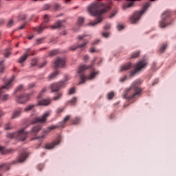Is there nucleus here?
<instances>
[{"instance_id":"15","label":"nucleus","mask_w":176,"mask_h":176,"mask_svg":"<svg viewBox=\"0 0 176 176\" xmlns=\"http://www.w3.org/2000/svg\"><path fill=\"white\" fill-rule=\"evenodd\" d=\"M30 50H31V49H30V48L27 50V53L23 54L18 60V63H19L20 64H23V63H24V61H25V60H27V58H28V56H34V54H35V53H34V52H31L30 53H28V52H30Z\"/></svg>"},{"instance_id":"53","label":"nucleus","mask_w":176,"mask_h":176,"mask_svg":"<svg viewBox=\"0 0 176 176\" xmlns=\"http://www.w3.org/2000/svg\"><path fill=\"white\" fill-rule=\"evenodd\" d=\"M123 28H124V26H123V25H118V30L119 31L123 30Z\"/></svg>"},{"instance_id":"44","label":"nucleus","mask_w":176,"mask_h":176,"mask_svg":"<svg viewBox=\"0 0 176 176\" xmlns=\"http://www.w3.org/2000/svg\"><path fill=\"white\" fill-rule=\"evenodd\" d=\"M50 9V5L45 4L43 7V10H49Z\"/></svg>"},{"instance_id":"41","label":"nucleus","mask_w":176,"mask_h":176,"mask_svg":"<svg viewBox=\"0 0 176 176\" xmlns=\"http://www.w3.org/2000/svg\"><path fill=\"white\" fill-rule=\"evenodd\" d=\"M157 64L156 63H153L152 66H151V69L153 71H157V68L156 67Z\"/></svg>"},{"instance_id":"46","label":"nucleus","mask_w":176,"mask_h":176,"mask_svg":"<svg viewBox=\"0 0 176 176\" xmlns=\"http://www.w3.org/2000/svg\"><path fill=\"white\" fill-rule=\"evenodd\" d=\"M18 19L19 20H25V19H27V15L25 14L20 15Z\"/></svg>"},{"instance_id":"54","label":"nucleus","mask_w":176,"mask_h":176,"mask_svg":"<svg viewBox=\"0 0 176 176\" xmlns=\"http://www.w3.org/2000/svg\"><path fill=\"white\" fill-rule=\"evenodd\" d=\"M89 52H90L91 53H96V52H98V51H96V49L92 47L90 48Z\"/></svg>"},{"instance_id":"47","label":"nucleus","mask_w":176,"mask_h":176,"mask_svg":"<svg viewBox=\"0 0 176 176\" xmlns=\"http://www.w3.org/2000/svg\"><path fill=\"white\" fill-rule=\"evenodd\" d=\"M64 111V107H59L56 109L57 113H61Z\"/></svg>"},{"instance_id":"17","label":"nucleus","mask_w":176,"mask_h":176,"mask_svg":"<svg viewBox=\"0 0 176 176\" xmlns=\"http://www.w3.org/2000/svg\"><path fill=\"white\" fill-rule=\"evenodd\" d=\"M133 68V63L131 62L124 64L120 67V72H123V71H129V69H131Z\"/></svg>"},{"instance_id":"31","label":"nucleus","mask_w":176,"mask_h":176,"mask_svg":"<svg viewBox=\"0 0 176 176\" xmlns=\"http://www.w3.org/2000/svg\"><path fill=\"white\" fill-rule=\"evenodd\" d=\"M56 54H58V50H54L49 52L50 57H53L54 56H56Z\"/></svg>"},{"instance_id":"26","label":"nucleus","mask_w":176,"mask_h":176,"mask_svg":"<svg viewBox=\"0 0 176 176\" xmlns=\"http://www.w3.org/2000/svg\"><path fill=\"white\" fill-rule=\"evenodd\" d=\"M10 168L9 164H1L0 170H3L4 171H8Z\"/></svg>"},{"instance_id":"3","label":"nucleus","mask_w":176,"mask_h":176,"mask_svg":"<svg viewBox=\"0 0 176 176\" xmlns=\"http://www.w3.org/2000/svg\"><path fill=\"white\" fill-rule=\"evenodd\" d=\"M97 60V58H94V60L91 61L90 65H81L78 68V74H80V78L81 80L80 83H85L86 82V79L88 80H91L96 78V75H98L100 74V72L98 70H96V69H93L91 72H90L89 75L85 76L83 74V71H85V69H89L90 68H93L94 66V63H96V60Z\"/></svg>"},{"instance_id":"6","label":"nucleus","mask_w":176,"mask_h":176,"mask_svg":"<svg viewBox=\"0 0 176 176\" xmlns=\"http://www.w3.org/2000/svg\"><path fill=\"white\" fill-rule=\"evenodd\" d=\"M25 129H21L16 133H8L7 134V137L8 138H15V140H18V141H25V138H27V135L28 133L25 132Z\"/></svg>"},{"instance_id":"23","label":"nucleus","mask_w":176,"mask_h":176,"mask_svg":"<svg viewBox=\"0 0 176 176\" xmlns=\"http://www.w3.org/2000/svg\"><path fill=\"white\" fill-rule=\"evenodd\" d=\"M140 51H136L135 52H132L131 54H130V56H129V60H133L134 58H138V57H140Z\"/></svg>"},{"instance_id":"34","label":"nucleus","mask_w":176,"mask_h":176,"mask_svg":"<svg viewBox=\"0 0 176 176\" xmlns=\"http://www.w3.org/2000/svg\"><path fill=\"white\" fill-rule=\"evenodd\" d=\"M11 49H7L6 50V53L4 54L5 57H6V58H8V57H9L10 56V54H12V52H11Z\"/></svg>"},{"instance_id":"27","label":"nucleus","mask_w":176,"mask_h":176,"mask_svg":"<svg viewBox=\"0 0 176 176\" xmlns=\"http://www.w3.org/2000/svg\"><path fill=\"white\" fill-rule=\"evenodd\" d=\"M35 108V104H29L24 109L25 112H30V111H32Z\"/></svg>"},{"instance_id":"12","label":"nucleus","mask_w":176,"mask_h":176,"mask_svg":"<svg viewBox=\"0 0 176 176\" xmlns=\"http://www.w3.org/2000/svg\"><path fill=\"white\" fill-rule=\"evenodd\" d=\"M171 12L170 10H166L162 14V20L160 22V26L161 28H165L167 25H170V23H167V19L170 17Z\"/></svg>"},{"instance_id":"2","label":"nucleus","mask_w":176,"mask_h":176,"mask_svg":"<svg viewBox=\"0 0 176 176\" xmlns=\"http://www.w3.org/2000/svg\"><path fill=\"white\" fill-rule=\"evenodd\" d=\"M141 85V80L138 79L135 80L131 87L124 91L123 94V98H126V100H134L137 97L141 95L142 89L138 86Z\"/></svg>"},{"instance_id":"7","label":"nucleus","mask_w":176,"mask_h":176,"mask_svg":"<svg viewBox=\"0 0 176 176\" xmlns=\"http://www.w3.org/2000/svg\"><path fill=\"white\" fill-rule=\"evenodd\" d=\"M148 65V63H146V60H142L139 61L135 65V69L129 72V77L133 78V76H135L137 75V72H140L142 68H145Z\"/></svg>"},{"instance_id":"48","label":"nucleus","mask_w":176,"mask_h":176,"mask_svg":"<svg viewBox=\"0 0 176 176\" xmlns=\"http://www.w3.org/2000/svg\"><path fill=\"white\" fill-rule=\"evenodd\" d=\"M116 13H118V11H117V10L113 11V12L111 13L110 16H109V19H112V17H113V16H115V14H116Z\"/></svg>"},{"instance_id":"57","label":"nucleus","mask_w":176,"mask_h":176,"mask_svg":"<svg viewBox=\"0 0 176 176\" xmlns=\"http://www.w3.org/2000/svg\"><path fill=\"white\" fill-rule=\"evenodd\" d=\"M85 38H86V35L78 36V39H80V41L85 39Z\"/></svg>"},{"instance_id":"5","label":"nucleus","mask_w":176,"mask_h":176,"mask_svg":"<svg viewBox=\"0 0 176 176\" xmlns=\"http://www.w3.org/2000/svg\"><path fill=\"white\" fill-rule=\"evenodd\" d=\"M71 119V116H66L64 118L63 121L60 122V125H52L47 128V129L44 130V134L38 138H32L31 140L34 141V140H43V138H46V135L52 131V130H54V129H58L59 127H64V124L68 122V120Z\"/></svg>"},{"instance_id":"25","label":"nucleus","mask_w":176,"mask_h":176,"mask_svg":"<svg viewBox=\"0 0 176 176\" xmlns=\"http://www.w3.org/2000/svg\"><path fill=\"white\" fill-rule=\"evenodd\" d=\"M63 23H64V21H58L55 23V25L51 26V28L52 30H56V28H60V27L63 25Z\"/></svg>"},{"instance_id":"49","label":"nucleus","mask_w":176,"mask_h":176,"mask_svg":"<svg viewBox=\"0 0 176 176\" xmlns=\"http://www.w3.org/2000/svg\"><path fill=\"white\" fill-rule=\"evenodd\" d=\"M102 36L103 38H108L109 36V33L108 32H102Z\"/></svg>"},{"instance_id":"50","label":"nucleus","mask_w":176,"mask_h":176,"mask_svg":"<svg viewBox=\"0 0 176 176\" xmlns=\"http://www.w3.org/2000/svg\"><path fill=\"white\" fill-rule=\"evenodd\" d=\"M111 28V24L107 23L104 26V30H109Z\"/></svg>"},{"instance_id":"62","label":"nucleus","mask_w":176,"mask_h":176,"mask_svg":"<svg viewBox=\"0 0 176 176\" xmlns=\"http://www.w3.org/2000/svg\"><path fill=\"white\" fill-rule=\"evenodd\" d=\"M45 65H46V62L43 63L41 65H39V68H43Z\"/></svg>"},{"instance_id":"55","label":"nucleus","mask_w":176,"mask_h":176,"mask_svg":"<svg viewBox=\"0 0 176 176\" xmlns=\"http://www.w3.org/2000/svg\"><path fill=\"white\" fill-rule=\"evenodd\" d=\"M25 25H27V23H23V25H21L19 28V30H23L24 27H25Z\"/></svg>"},{"instance_id":"24","label":"nucleus","mask_w":176,"mask_h":176,"mask_svg":"<svg viewBox=\"0 0 176 176\" xmlns=\"http://www.w3.org/2000/svg\"><path fill=\"white\" fill-rule=\"evenodd\" d=\"M41 129H42V126L40 125L33 127L31 131L32 134H37L40 131Z\"/></svg>"},{"instance_id":"60","label":"nucleus","mask_w":176,"mask_h":176,"mask_svg":"<svg viewBox=\"0 0 176 176\" xmlns=\"http://www.w3.org/2000/svg\"><path fill=\"white\" fill-rule=\"evenodd\" d=\"M38 169L39 170V171L42 170V168H43V165L40 164L37 166Z\"/></svg>"},{"instance_id":"42","label":"nucleus","mask_w":176,"mask_h":176,"mask_svg":"<svg viewBox=\"0 0 176 176\" xmlns=\"http://www.w3.org/2000/svg\"><path fill=\"white\" fill-rule=\"evenodd\" d=\"M36 64H38V60L34 59L32 60L31 67H35V65H36Z\"/></svg>"},{"instance_id":"20","label":"nucleus","mask_w":176,"mask_h":176,"mask_svg":"<svg viewBox=\"0 0 176 176\" xmlns=\"http://www.w3.org/2000/svg\"><path fill=\"white\" fill-rule=\"evenodd\" d=\"M28 157V154L27 153H23L18 157L19 163H23Z\"/></svg>"},{"instance_id":"37","label":"nucleus","mask_w":176,"mask_h":176,"mask_svg":"<svg viewBox=\"0 0 176 176\" xmlns=\"http://www.w3.org/2000/svg\"><path fill=\"white\" fill-rule=\"evenodd\" d=\"M13 24H14V22L12 19H10L7 23V27L10 28V27H13Z\"/></svg>"},{"instance_id":"30","label":"nucleus","mask_w":176,"mask_h":176,"mask_svg":"<svg viewBox=\"0 0 176 176\" xmlns=\"http://www.w3.org/2000/svg\"><path fill=\"white\" fill-rule=\"evenodd\" d=\"M78 102V98L74 97L69 101V104H71V105H75L76 102Z\"/></svg>"},{"instance_id":"43","label":"nucleus","mask_w":176,"mask_h":176,"mask_svg":"<svg viewBox=\"0 0 176 176\" xmlns=\"http://www.w3.org/2000/svg\"><path fill=\"white\" fill-rule=\"evenodd\" d=\"M75 93V87H72L69 90V96H71L72 94H74Z\"/></svg>"},{"instance_id":"21","label":"nucleus","mask_w":176,"mask_h":176,"mask_svg":"<svg viewBox=\"0 0 176 176\" xmlns=\"http://www.w3.org/2000/svg\"><path fill=\"white\" fill-rule=\"evenodd\" d=\"M52 102V100L50 99H43L41 101H38V105H49Z\"/></svg>"},{"instance_id":"64","label":"nucleus","mask_w":176,"mask_h":176,"mask_svg":"<svg viewBox=\"0 0 176 176\" xmlns=\"http://www.w3.org/2000/svg\"><path fill=\"white\" fill-rule=\"evenodd\" d=\"M98 42H100V40H96L95 41H94L92 43V45H97V43H98Z\"/></svg>"},{"instance_id":"35","label":"nucleus","mask_w":176,"mask_h":176,"mask_svg":"<svg viewBox=\"0 0 176 176\" xmlns=\"http://www.w3.org/2000/svg\"><path fill=\"white\" fill-rule=\"evenodd\" d=\"M22 90H24V85H20L18 86V87L15 89L14 93H17V91H21Z\"/></svg>"},{"instance_id":"51","label":"nucleus","mask_w":176,"mask_h":176,"mask_svg":"<svg viewBox=\"0 0 176 176\" xmlns=\"http://www.w3.org/2000/svg\"><path fill=\"white\" fill-rule=\"evenodd\" d=\"M0 152L2 155H5V148L0 146Z\"/></svg>"},{"instance_id":"56","label":"nucleus","mask_w":176,"mask_h":176,"mask_svg":"<svg viewBox=\"0 0 176 176\" xmlns=\"http://www.w3.org/2000/svg\"><path fill=\"white\" fill-rule=\"evenodd\" d=\"M59 8H60V6L58 4H56L54 7V10H58Z\"/></svg>"},{"instance_id":"16","label":"nucleus","mask_w":176,"mask_h":176,"mask_svg":"<svg viewBox=\"0 0 176 176\" xmlns=\"http://www.w3.org/2000/svg\"><path fill=\"white\" fill-rule=\"evenodd\" d=\"M88 41L87 40H84L82 44L81 45H72L69 47V50H72V52H75V50H76V49L79 48V47H85V46H86L88 43Z\"/></svg>"},{"instance_id":"45","label":"nucleus","mask_w":176,"mask_h":176,"mask_svg":"<svg viewBox=\"0 0 176 176\" xmlns=\"http://www.w3.org/2000/svg\"><path fill=\"white\" fill-rule=\"evenodd\" d=\"M43 39H45V38L37 39L36 44L41 45V43H43Z\"/></svg>"},{"instance_id":"14","label":"nucleus","mask_w":176,"mask_h":176,"mask_svg":"<svg viewBox=\"0 0 176 176\" xmlns=\"http://www.w3.org/2000/svg\"><path fill=\"white\" fill-rule=\"evenodd\" d=\"M65 58H56L54 61V68H64L65 67Z\"/></svg>"},{"instance_id":"33","label":"nucleus","mask_w":176,"mask_h":176,"mask_svg":"<svg viewBox=\"0 0 176 176\" xmlns=\"http://www.w3.org/2000/svg\"><path fill=\"white\" fill-rule=\"evenodd\" d=\"M85 22V18L83 17H79L77 21V24L78 25H82L83 23Z\"/></svg>"},{"instance_id":"22","label":"nucleus","mask_w":176,"mask_h":176,"mask_svg":"<svg viewBox=\"0 0 176 176\" xmlns=\"http://www.w3.org/2000/svg\"><path fill=\"white\" fill-rule=\"evenodd\" d=\"M21 113V109L18 108L12 113V119H16V118H19V116Z\"/></svg>"},{"instance_id":"59","label":"nucleus","mask_w":176,"mask_h":176,"mask_svg":"<svg viewBox=\"0 0 176 176\" xmlns=\"http://www.w3.org/2000/svg\"><path fill=\"white\" fill-rule=\"evenodd\" d=\"M89 55H85L84 56L83 60L84 61H87V60H89Z\"/></svg>"},{"instance_id":"58","label":"nucleus","mask_w":176,"mask_h":176,"mask_svg":"<svg viewBox=\"0 0 176 176\" xmlns=\"http://www.w3.org/2000/svg\"><path fill=\"white\" fill-rule=\"evenodd\" d=\"M127 79V76L122 77L120 79V82H124Z\"/></svg>"},{"instance_id":"61","label":"nucleus","mask_w":176,"mask_h":176,"mask_svg":"<svg viewBox=\"0 0 176 176\" xmlns=\"http://www.w3.org/2000/svg\"><path fill=\"white\" fill-rule=\"evenodd\" d=\"M159 82V80H155L154 82H153L152 85L155 86V85H157V83Z\"/></svg>"},{"instance_id":"9","label":"nucleus","mask_w":176,"mask_h":176,"mask_svg":"<svg viewBox=\"0 0 176 176\" xmlns=\"http://www.w3.org/2000/svg\"><path fill=\"white\" fill-rule=\"evenodd\" d=\"M14 78L10 79L7 83L5 84L4 86H2L0 88V100H3V101H6L9 98V95H3L2 96L3 93H5V90H9V87H10V85H12V82Z\"/></svg>"},{"instance_id":"29","label":"nucleus","mask_w":176,"mask_h":176,"mask_svg":"<svg viewBox=\"0 0 176 176\" xmlns=\"http://www.w3.org/2000/svg\"><path fill=\"white\" fill-rule=\"evenodd\" d=\"M167 49V43H163L159 50L160 53H163L164 52V50Z\"/></svg>"},{"instance_id":"52","label":"nucleus","mask_w":176,"mask_h":176,"mask_svg":"<svg viewBox=\"0 0 176 176\" xmlns=\"http://www.w3.org/2000/svg\"><path fill=\"white\" fill-rule=\"evenodd\" d=\"M5 130H10V123H8L5 126Z\"/></svg>"},{"instance_id":"28","label":"nucleus","mask_w":176,"mask_h":176,"mask_svg":"<svg viewBox=\"0 0 176 176\" xmlns=\"http://www.w3.org/2000/svg\"><path fill=\"white\" fill-rule=\"evenodd\" d=\"M57 75H58V71H55L54 73L51 74L48 77L49 80H52V79H54Z\"/></svg>"},{"instance_id":"18","label":"nucleus","mask_w":176,"mask_h":176,"mask_svg":"<svg viewBox=\"0 0 176 176\" xmlns=\"http://www.w3.org/2000/svg\"><path fill=\"white\" fill-rule=\"evenodd\" d=\"M60 142H61V141L60 140H58L53 142L52 143H47V144H45V149H53V148H54V146H56V145H58Z\"/></svg>"},{"instance_id":"4","label":"nucleus","mask_w":176,"mask_h":176,"mask_svg":"<svg viewBox=\"0 0 176 176\" xmlns=\"http://www.w3.org/2000/svg\"><path fill=\"white\" fill-rule=\"evenodd\" d=\"M151 6V2H147L146 4H144L140 11H135L131 16L129 18V22L131 24H137L138 21H140V19H141V16L144 13L146 12L148 8Z\"/></svg>"},{"instance_id":"10","label":"nucleus","mask_w":176,"mask_h":176,"mask_svg":"<svg viewBox=\"0 0 176 176\" xmlns=\"http://www.w3.org/2000/svg\"><path fill=\"white\" fill-rule=\"evenodd\" d=\"M62 87H65V82L64 81L54 82L50 85V89L52 93H56L57 91H60Z\"/></svg>"},{"instance_id":"39","label":"nucleus","mask_w":176,"mask_h":176,"mask_svg":"<svg viewBox=\"0 0 176 176\" xmlns=\"http://www.w3.org/2000/svg\"><path fill=\"white\" fill-rule=\"evenodd\" d=\"M73 124H78V123H79V122H80V118L77 117L76 118H74V120H73Z\"/></svg>"},{"instance_id":"13","label":"nucleus","mask_w":176,"mask_h":176,"mask_svg":"<svg viewBox=\"0 0 176 176\" xmlns=\"http://www.w3.org/2000/svg\"><path fill=\"white\" fill-rule=\"evenodd\" d=\"M30 94H23L16 98V102L18 104H27L30 101Z\"/></svg>"},{"instance_id":"38","label":"nucleus","mask_w":176,"mask_h":176,"mask_svg":"<svg viewBox=\"0 0 176 176\" xmlns=\"http://www.w3.org/2000/svg\"><path fill=\"white\" fill-rule=\"evenodd\" d=\"M114 96H115V94L113 92H110L107 94L108 100H112V98H113Z\"/></svg>"},{"instance_id":"19","label":"nucleus","mask_w":176,"mask_h":176,"mask_svg":"<svg viewBox=\"0 0 176 176\" xmlns=\"http://www.w3.org/2000/svg\"><path fill=\"white\" fill-rule=\"evenodd\" d=\"M135 3V1H127L122 6V9L126 10V9H129V8H133Z\"/></svg>"},{"instance_id":"1","label":"nucleus","mask_w":176,"mask_h":176,"mask_svg":"<svg viewBox=\"0 0 176 176\" xmlns=\"http://www.w3.org/2000/svg\"><path fill=\"white\" fill-rule=\"evenodd\" d=\"M109 10H111V6L108 4H104L101 1H95L92 3L88 7V12L90 13L91 16H98L95 21H91L88 23V25L94 27L97 25L99 23L102 21V18H101V14L107 13Z\"/></svg>"},{"instance_id":"63","label":"nucleus","mask_w":176,"mask_h":176,"mask_svg":"<svg viewBox=\"0 0 176 176\" xmlns=\"http://www.w3.org/2000/svg\"><path fill=\"white\" fill-rule=\"evenodd\" d=\"M2 24H5V21L2 19H0V25H2Z\"/></svg>"},{"instance_id":"11","label":"nucleus","mask_w":176,"mask_h":176,"mask_svg":"<svg viewBox=\"0 0 176 176\" xmlns=\"http://www.w3.org/2000/svg\"><path fill=\"white\" fill-rule=\"evenodd\" d=\"M50 116V111H46L41 118L34 117L30 122V124H35V123H45L47 120V118Z\"/></svg>"},{"instance_id":"32","label":"nucleus","mask_w":176,"mask_h":176,"mask_svg":"<svg viewBox=\"0 0 176 176\" xmlns=\"http://www.w3.org/2000/svg\"><path fill=\"white\" fill-rule=\"evenodd\" d=\"M4 60L0 61V74H3L5 69V65H3Z\"/></svg>"},{"instance_id":"40","label":"nucleus","mask_w":176,"mask_h":176,"mask_svg":"<svg viewBox=\"0 0 176 176\" xmlns=\"http://www.w3.org/2000/svg\"><path fill=\"white\" fill-rule=\"evenodd\" d=\"M45 92H46V87H45V88H43L41 91V92H40V94H38V98H41V97H42V94H43V93H45Z\"/></svg>"},{"instance_id":"36","label":"nucleus","mask_w":176,"mask_h":176,"mask_svg":"<svg viewBox=\"0 0 176 176\" xmlns=\"http://www.w3.org/2000/svg\"><path fill=\"white\" fill-rule=\"evenodd\" d=\"M62 96H63V94L58 93L57 95L53 98V100L54 101H57V100H60V98H61Z\"/></svg>"},{"instance_id":"8","label":"nucleus","mask_w":176,"mask_h":176,"mask_svg":"<svg viewBox=\"0 0 176 176\" xmlns=\"http://www.w3.org/2000/svg\"><path fill=\"white\" fill-rule=\"evenodd\" d=\"M43 23H42L38 27L34 28L33 30L37 32V34H42L46 28H47V23L50 21V17L47 14H45L43 16Z\"/></svg>"}]
</instances>
